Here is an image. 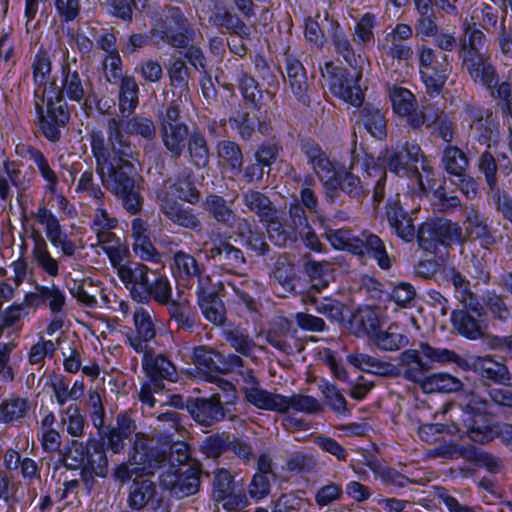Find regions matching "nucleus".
<instances>
[{
    "instance_id": "30",
    "label": "nucleus",
    "mask_w": 512,
    "mask_h": 512,
    "mask_svg": "<svg viewBox=\"0 0 512 512\" xmlns=\"http://www.w3.org/2000/svg\"><path fill=\"white\" fill-rule=\"evenodd\" d=\"M379 316L371 306L359 307L348 321L347 328L357 337L369 336L370 338L379 329Z\"/></svg>"
},
{
    "instance_id": "16",
    "label": "nucleus",
    "mask_w": 512,
    "mask_h": 512,
    "mask_svg": "<svg viewBox=\"0 0 512 512\" xmlns=\"http://www.w3.org/2000/svg\"><path fill=\"white\" fill-rule=\"evenodd\" d=\"M458 57L462 61V68L467 71L474 82L481 83L490 91V93L498 87L499 76L496 68L491 63L489 56L486 54H468Z\"/></svg>"
},
{
    "instance_id": "23",
    "label": "nucleus",
    "mask_w": 512,
    "mask_h": 512,
    "mask_svg": "<svg viewBox=\"0 0 512 512\" xmlns=\"http://www.w3.org/2000/svg\"><path fill=\"white\" fill-rule=\"evenodd\" d=\"M269 278L274 285H278L285 293H293L296 288L298 274L295 263L288 253H281L276 258L269 272Z\"/></svg>"
},
{
    "instance_id": "44",
    "label": "nucleus",
    "mask_w": 512,
    "mask_h": 512,
    "mask_svg": "<svg viewBox=\"0 0 512 512\" xmlns=\"http://www.w3.org/2000/svg\"><path fill=\"white\" fill-rule=\"evenodd\" d=\"M155 494L156 486L152 481L137 477L130 486L128 504L133 509H142L153 500Z\"/></svg>"
},
{
    "instance_id": "12",
    "label": "nucleus",
    "mask_w": 512,
    "mask_h": 512,
    "mask_svg": "<svg viewBox=\"0 0 512 512\" xmlns=\"http://www.w3.org/2000/svg\"><path fill=\"white\" fill-rule=\"evenodd\" d=\"M158 200L161 212L173 224L196 234L203 232V222L194 209L171 198L167 193L159 194Z\"/></svg>"
},
{
    "instance_id": "42",
    "label": "nucleus",
    "mask_w": 512,
    "mask_h": 512,
    "mask_svg": "<svg viewBox=\"0 0 512 512\" xmlns=\"http://www.w3.org/2000/svg\"><path fill=\"white\" fill-rule=\"evenodd\" d=\"M151 285L148 289L137 292L139 296V303H148L150 300L161 305H167L172 299V289L168 278L165 275L158 273L154 278H151Z\"/></svg>"
},
{
    "instance_id": "35",
    "label": "nucleus",
    "mask_w": 512,
    "mask_h": 512,
    "mask_svg": "<svg viewBox=\"0 0 512 512\" xmlns=\"http://www.w3.org/2000/svg\"><path fill=\"white\" fill-rule=\"evenodd\" d=\"M198 304L202 314L209 322L221 326L226 321V309L223 301L215 292H207L200 287L198 292Z\"/></svg>"
},
{
    "instance_id": "58",
    "label": "nucleus",
    "mask_w": 512,
    "mask_h": 512,
    "mask_svg": "<svg viewBox=\"0 0 512 512\" xmlns=\"http://www.w3.org/2000/svg\"><path fill=\"white\" fill-rule=\"evenodd\" d=\"M248 226V233L245 234L241 227L238 228V236L244 239V246L256 256H266L271 248L265 240V234L262 231L252 230L251 225L246 219H243Z\"/></svg>"
},
{
    "instance_id": "22",
    "label": "nucleus",
    "mask_w": 512,
    "mask_h": 512,
    "mask_svg": "<svg viewBox=\"0 0 512 512\" xmlns=\"http://www.w3.org/2000/svg\"><path fill=\"white\" fill-rule=\"evenodd\" d=\"M136 430V424L126 413L119 414L116 418V426H108L105 431L100 432V439L107 440V447L113 453L119 454L125 448V440L128 439Z\"/></svg>"
},
{
    "instance_id": "40",
    "label": "nucleus",
    "mask_w": 512,
    "mask_h": 512,
    "mask_svg": "<svg viewBox=\"0 0 512 512\" xmlns=\"http://www.w3.org/2000/svg\"><path fill=\"white\" fill-rule=\"evenodd\" d=\"M420 157V147L408 144L402 147L400 151H386L385 161L390 171L397 175H404L408 172V165L411 162H417Z\"/></svg>"
},
{
    "instance_id": "57",
    "label": "nucleus",
    "mask_w": 512,
    "mask_h": 512,
    "mask_svg": "<svg viewBox=\"0 0 512 512\" xmlns=\"http://www.w3.org/2000/svg\"><path fill=\"white\" fill-rule=\"evenodd\" d=\"M231 435L222 431L207 436L200 445V450L208 457L217 459L229 450Z\"/></svg>"
},
{
    "instance_id": "2",
    "label": "nucleus",
    "mask_w": 512,
    "mask_h": 512,
    "mask_svg": "<svg viewBox=\"0 0 512 512\" xmlns=\"http://www.w3.org/2000/svg\"><path fill=\"white\" fill-rule=\"evenodd\" d=\"M169 16L159 29H152L151 34L156 40H161L174 48H185V58L198 71L208 74L207 58L201 48L189 45L192 31L187 19L179 8L168 9Z\"/></svg>"
},
{
    "instance_id": "3",
    "label": "nucleus",
    "mask_w": 512,
    "mask_h": 512,
    "mask_svg": "<svg viewBox=\"0 0 512 512\" xmlns=\"http://www.w3.org/2000/svg\"><path fill=\"white\" fill-rule=\"evenodd\" d=\"M429 352L431 353L430 356H433L436 360L453 361L454 364L464 371H474L485 386L489 385L488 382L505 385L511 379L507 366L493 360L489 356L464 358L453 350H430Z\"/></svg>"
},
{
    "instance_id": "34",
    "label": "nucleus",
    "mask_w": 512,
    "mask_h": 512,
    "mask_svg": "<svg viewBox=\"0 0 512 512\" xmlns=\"http://www.w3.org/2000/svg\"><path fill=\"white\" fill-rule=\"evenodd\" d=\"M218 163L232 174H239L244 164L242 148L231 140H221L216 145Z\"/></svg>"
},
{
    "instance_id": "8",
    "label": "nucleus",
    "mask_w": 512,
    "mask_h": 512,
    "mask_svg": "<svg viewBox=\"0 0 512 512\" xmlns=\"http://www.w3.org/2000/svg\"><path fill=\"white\" fill-rule=\"evenodd\" d=\"M430 350L444 351L447 348L433 347L427 342H420L419 349H407L400 353L399 365L403 368V376L407 380L415 383H421L428 376L426 373L433 369L432 363L447 364L453 361H440L430 356Z\"/></svg>"
},
{
    "instance_id": "55",
    "label": "nucleus",
    "mask_w": 512,
    "mask_h": 512,
    "mask_svg": "<svg viewBox=\"0 0 512 512\" xmlns=\"http://www.w3.org/2000/svg\"><path fill=\"white\" fill-rule=\"evenodd\" d=\"M509 298L494 291H488L483 297V305L494 320L506 322L512 316V310L508 304Z\"/></svg>"
},
{
    "instance_id": "27",
    "label": "nucleus",
    "mask_w": 512,
    "mask_h": 512,
    "mask_svg": "<svg viewBox=\"0 0 512 512\" xmlns=\"http://www.w3.org/2000/svg\"><path fill=\"white\" fill-rule=\"evenodd\" d=\"M386 217L390 226L404 241L410 242L417 236L413 220L409 214L402 209L399 200L395 199L387 202Z\"/></svg>"
},
{
    "instance_id": "28",
    "label": "nucleus",
    "mask_w": 512,
    "mask_h": 512,
    "mask_svg": "<svg viewBox=\"0 0 512 512\" xmlns=\"http://www.w3.org/2000/svg\"><path fill=\"white\" fill-rule=\"evenodd\" d=\"M250 388H245L247 401L259 409L286 412V397L280 394H273L258 387L257 379L249 375Z\"/></svg>"
},
{
    "instance_id": "38",
    "label": "nucleus",
    "mask_w": 512,
    "mask_h": 512,
    "mask_svg": "<svg viewBox=\"0 0 512 512\" xmlns=\"http://www.w3.org/2000/svg\"><path fill=\"white\" fill-rule=\"evenodd\" d=\"M190 163L197 169L206 168L211 158V150L205 135L200 131H193L186 144Z\"/></svg>"
},
{
    "instance_id": "47",
    "label": "nucleus",
    "mask_w": 512,
    "mask_h": 512,
    "mask_svg": "<svg viewBox=\"0 0 512 512\" xmlns=\"http://www.w3.org/2000/svg\"><path fill=\"white\" fill-rule=\"evenodd\" d=\"M139 87L131 76H125L121 80L119 92V110L122 117H129L138 105Z\"/></svg>"
},
{
    "instance_id": "26",
    "label": "nucleus",
    "mask_w": 512,
    "mask_h": 512,
    "mask_svg": "<svg viewBox=\"0 0 512 512\" xmlns=\"http://www.w3.org/2000/svg\"><path fill=\"white\" fill-rule=\"evenodd\" d=\"M285 81L288 83L289 88L293 95L299 102L304 105H309L310 98L308 96L309 81L302 63L293 58L286 60V76Z\"/></svg>"
},
{
    "instance_id": "46",
    "label": "nucleus",
    "mask_w": 512,
    "mask_h": 512,
    "mask_svg": "<svg viewBox=\"0 0 512 512\" xmlns=\"http://www.w3.org/2000/svg\"><path fill=\"white\" fill-rule=\"evenodd\" d=\"M269 240L278 247H286L297 241V233L275 214L272 220L264 222Z\"/></svg>"
},
{
    "instance_id": "60",
    "label": "nucleus",
    "mask_w": 512,
    "mask_h": 512,
    "mask_svg": "<svg viewBox=\"0 0 512 512\" xmlns=\"http://www.w3.org/2000/svg\"><path fill=\"white\" fill-rule=\"evenodd\" d=\"M175 195L183 202L196 205L200 201L201 193L196 187L192 173L187 176L178 178L174 184L171 185Z\"/></svg>"
},
{
    "instance_id": "7",
    "label": "nucleus",
    "mask_w": 512,
    "mask_h": 512,
    "mask_svg": "<svg viewBox=\"0 0 512 512\" xmlns=\"http://www.w3.org/2000/svg\"><path fill=\"white\" fill-rule=\"evenodd\" d=\"M153 437L143 433H135L132 448L129 451V463L143 475L152 476L167 463L166 451L156 448Z\"/></svg>"
},
{
    "instance_id": "9",
    "label": "nucleus",
    "mask_w": 512,
    "mask_h": 512,
    "mask_svg": "<svg viewBox=\"0 0 512 512\" xmlns=\"http://www.w3.org/2000/svg\"><path fill=\"white\" fill-rule=\"evenodd\" d=\"M421 78L427 92L439 95L447 82L451 67L448 55L436 52L432 48L423 47L420 52Z\"/></svg>"
},
{
    "instance_id": "6",
    "label": "nucleus",
    "mask_w": 512,
    "mask_h": 512,
    "mask_svg": "<svg viewBox=\"0 0 512 512\" xmlns=\"http://www.w3.org/2000/svg\"><path fill=\"white\" fill-rule=\"evenodd\" d=\"M351 69L334 66L326 63V71L329 78L331 91L340 98L354 106H360L363 102V92L359 86L362 78V69L358 63L350 66Z\"/></svg>"
},
{
    "instance_id": "29",
    "label": "nucleus",
    "mask_w": 512,
    "mask_h": 512,
    "mask_svg": "<svg viewBox=\"0 0 512 512\" xmlns=\"http://www.w3.org/2000/svg\"><path fill=\"white\" fill-rule=\"evenodd\" d=\"M296 332V329L292 328L291 321L280 318L264 335L266 341L275 349L286 355H291L294 353V346L290 343V339L296 338Z\"/></svg>"
},
{
    "instance_id": "52",
    "label": "nucleus",
    "mask_w": 512,
    "mask_h": 512,
    "mask_svg": "<svg viewBox=\"0 0 512 512\" xmlns=\"http://www.w3.org/2000/svg\"><path fill=\"white\" fill-rule=\"evenodd\" d=\"M485 38V34L480 29L472 28L469 23L465 24L464 34L459 41L458 56L484 55L480 49L484 45Z\"/></svg>"
},
{
    "instance_id": "11",
    "label": "nucleus",
    "mask_w": 512,
    "mask_h": 512,
    "mask_svg": "<svg viewBox=\"0 0 512 512\" xmlns=\"http://www.w3.org/2000/svg\"><path fill=\"white\" fill-rule=\"evenodd\" d=\"M201 469L198 464L168 469L160 475V484L178 499L196 494L200 489Z\"/></svg>"
},
{
    "instance_id": "15",
    "label": "nucleus",
    "mask_w": 512,
    "mask_h": 512,
    "mask_svg": "<svg viewBox=\"0 0 512 512\" xmlns=\"http://www.w3.org/2000/svg\"><path fill=\"white\" fill-rule=\"evenodd\" d=\"M320 179L327 190V197L332 200L337 195L338 189L357 201H360L366 195L359 177L349 171L336 170L332 166L329 172L320 175Z\"/></svg>"
},
{
    "instance_id": "33",
    "label": "nucleus",
    "mask_w": 512,
    "mask_h": 512,
    "mask_svg": "<svg viewBox=\"0 0 512 512\" xmlns=\"http://www.w3.org/2000/svg\"><path fill=\"white\" fill-rule=\"evenodd\" d=\"M464 224L465 241L479 240L484 246L493 245L496 242L489 226L477 210L471 208L466 212Z\"/></svg>"
},
{
    "instance_id": "48",
    "label": "nucleus",
    "mask_w": 512,
    "mask_h": 512,
    "mask_svg": "<svg viewBox=\"0 0 512 512\" xmlns=\"http://www.w3.org/2000/svg\"><path fill=\"white\" fill-rule=\"evenodd\" d=\"M329 22V32L331 33V38L333 45L335 47L336 53L341 55L345 61L349 64V66L355 65V63L362 62L363 60L359 56L358 59L355 56L354 49L344 32L340 29V25L336 20H328Z\"/></svg>"
},
{
    "instance_id": "51",
    "label": "nucleus",
    "mask_w": 512,
    "mask_h": 512,
    "mask_svg": "<svg viewBox=\"0 0 512 512\" xmlns=\"http://www.w3.org/2000/svg\"><path fill=\"white\" fill-rule=\"evenodd\" d=\"M463 383L460 379L447 374V373H435L428 376L423 380L422 388L426 392H443L452 393L459 391L462 388Z\"/></svg>"
},
{
    "instance_id": "61",
    "label": "nucleus",
    "mask_w": 512,
    "mask_h": 512,
    "mask_svg": "<svg viewBox=\"0 0 512 512\" xmlns=\"http://www.w3.org/2000/svg\"><path fill=\"white\" fill-rule=\"evenodd\" d=\"M477 166L479 172L484 175L489 191L492 193L500 189L497 178V159L488 150L479 156Z\"/></svg>"
},
{
    "instance_id": "49",
    "label": "nucleus",
    "mask_w": 512,
    "mask_h": 512,
    "mask_svg": "<svg viewBox=\"0 0 512 512\" xmlns=\"http://www.w3.org/2000/svg\"><path fill=\"white\" fill-rule=\"evenodd\" d=\"M442 163L449 175L456 177L465 176L469 166V159L460 148L448 145L443 151Z\"/></svg>"
},
{
    "instance_id": "14",
    "label": "nucleus",
    "mask_w": 512,
    "mask_h": 512,
    "mask_svg": "<svg viewBox=\"0 0 512 512\" xmlns=\"http://www.w3.org/2000/svg\"><path fill=\"white\" fill-rule=\"evenodd\" d=\"M462 422L468 437L476 443L485 444L493 439L488 407H471L461 404Z\"/></svg>"
},
{
    "instance_id": "64",
    "label": "nucleus",
    "mask_w": 512,
    "mask_h": 512,
    "mask_svg": "<svg viewBox=\"0 0 512 512\" xmlns=\"http://www.w3.org/2000/svg\"><path fill=\"white\" fill-rule=\"evenodd\" d=\"M36 218L40 224L46 227V236L52 245H56L60 242V239L65 235L57 217L46 208V206H40Z\"/></svg>"
},
{
    "instance_id": "63",
    "label": "nucleus",
    "mask_w": 512,
    "mask_h": 512,
    "mask_svg": "<svg viewBox=\"0 0 512 512\" xmlns=\"http://www.w3.org/2000/svg\"><path fill=\"white\" fill-rule=\"evenodd\" d=\"M441 113L432 104H422L421 108H417L414 115L408 118V127L412 130H420L424 125L430 127L437 123Z\"/></svg>"
},
{
    "instance_id": "5",
    "label": "nucleus",
    "mask_w": 512,
    "mask_h": 512,
    "mask_svg": "<svg viewBox=\"0 0 512 512\" xmlns=\"http://www.w3.org/2000/svg\"><path fill=\"white\" fill-rule=\"evenodd\" d=\"M419 247L429 253H435L439 246L450 247L453 243H464L462 227L445 218L429 219L417 230Z\"/></svg>"
},
{
    "instance_id": "56",
    "label": "nucleus",
    "mask_w": 512,
    "mask_h": 512,
    "mask_svg": "<svg viewBox=\"0 0 512 512\" xmlns=\"http://www.w3.org/2000/svg\"><path fill=\"white\" fill-rule=\"evenodd\" d=\"M32 238L34 240V248H33V255L38 262V264L50 275V276H56L58 275V262L54 258L51 257L48 249L47 244L42 235L36 231L33 230L32 232Z\"/></svg>"
},
{
    "instance_id": "21",
    "label": "nucleus",
    "mask_w": 512,
    "mask_h": 512,
    "mask_svg": "<svg viewBox=\"0 0 512 512\" xmlns=\"http://www.w3.org/2000/svg\"><path fill=\"white\" fill-rule=\"evenodd\" d=\"M157 274L156 270H151L142 263H132L131 266H120L118 269L119 278L137 302L140 296L137 292L148 289L151 285V278H154Z\"/></svg>"
},
{
    "instance_id": "17",
    "label": "nucleus",
    "mask_w": 512,
    "mask_h": 512,
    "mask_svg": "<svg viewBox=\"0 0 512 512\" xmlns=\"http://www.w3.org/2000/svg\"><path fill=\"white\" fill-rule=\"evenodd\" d=\"M353 250L354 255L374 259L383 270H389L395 262V257L388 253L385 242L378 235L369 231L361 233Z\"/></svg>"
},
{
    "instance_id": "19",
    "label": "nucleus",
    "mask_w": 512,
    "mask_h": 512,
    "mask_svg": "<svg viewBox=\"0 0 512 512\" xmlns=\"http://www.w3.org/2000/svg\"><path fill=\"white\" fill-rule=\"evenodd\" d=\"M207 257L227 273L238 274L246 264L243 251L232 245L228 239L215 243L207 251Z\"/></svg>"
},
{
    "instance_id": "37",
    "label": "nucleus",
    "mask_w": 512,
    "mask_h": 512,
    "mask_svg": "<svg viewBox=\"0 0 512 512\" xmlns=\"http://www.w3.org/2000/svg\"><path fill=\"white\" fill-rule=\"evenodd\" d=\"M303 300L306 304L314 306L315 311L324 315L328 320L338 323L344 321L345 305L341 301L314 293L306 295Z\"/></svg>"
},
{
    "instance_id": "59",
    "label": "nucleus",
    "mask_w": 512,
    "mask_h": 512,
    "mask_svg": "<svg viewBox=\"0 0 512 512\" xmlns=\"http://www.w3.org/2000/svg\"><path fill=\"white\" fill-rule=\"evenodd\" d=\"M170 318L175 321L178 328L191 330L194 326V315L187 300H171L167 305Z\"/></svg>"
},
{
    "instance_id": "31",
    "label": "nucleus",
    "mask_w": 512,
    "mask_h": 512,
    "mask_svg": "<svg viewBox=\"0 0 512 512\" xmlns=\"http://www.w3.org/2000/svg\"><path fill=\"white\" fill-rule=\"evenodd\" d=\"M202 207L218 224L226 228L234 227L237 215L224 197L209 193L205 197Z\"/></svg>"
},
{
    "instance_id": "39",
    "label": "nucleus",
    "mask_w": 512,
    "mask_h": 512,
    "mask_svg": "<svg viewBox=\"0 0 512 512\" xmlns=\"http://www.w3.org/2000/svg\"><path fill=\"white\" fill-rule=\"evenodd\" d=\"M86 471L99 477H106L108 474V458L103 441L92 438L89 439V452L82 474Z\"/></svg>"
},
{
    "instance_id": "13",
    "label": "nucleus",
    "mask_w": 512,
    "mask_h": 512,
    "mask_svg": "<svg viewBox=\"0 0 512 512\" xmlns=\"http://www.w3.org/2000/svg\"><path fill=\"white\" fill-rule=\"evenodd\" d=\"M142 367L155 391L164 390L165 381L174 383L178 380L176 366L165 354L155 355L153 349L143 353Z\"/></svg>"
},
{
    "instance_id": "62",
    "label": "nucleus",
    "mask_w": 512,
    "mask_h": 512,
    "mask_svg": "<svg viewBox=\"0 0 512 512\" xmlns=\"http://www.w3.org/2000/svg\"><path fill=\"white\" fill-rule=\"evenodd\" d=\"M62 92L70 100L80 102L84 97L82 80L77 71H70L69 64L62 66Z\"/></svg>"
},
{
    "instance_id": "18",
    "label": "nucleus",
    "mask_w": 512,
    "mask_h": 512,
    "mask_svg": "<svg viewBox=\"0 0 512 512\" xmlns=\"http://www.w3.org/2000/svg\"><path fill=\"white\" fill-rule=\"evenodd\" d=\"M39 128L43 135L51 142H57L61 137L60 128L66 126L70 119L67 104L56 108L50 107L44 111L43 105L38 101L35 104Z\"/></svg>"
},
{
    "instance_id": "41",
    "label": "nucleus",
    "mask_w": 512,
    "mask_h": 512,
    "mask_svg": "<svg viewBox=\"0 0 512 512\" xmlns=\"http://www.w3.org/2000/svg\"><path fill=\"white\" fill-rule=\"evenodd\" d=\"M299 146L300 150L308 158V163L312 165L314 171L319 177L321 174L329 172L333 163L328 159L325 152L315 140L309 137L301 138Z\"/></svg>"
},
{
    "instance_id": "10",
    "label": "nucleus",
    "mask_w": 512,
    "mask_h": 512,
    "mask_svg": "<svg viewBox=\"0 0 512 512\" xmlns=\"http://www.w3.org/2000/svg\"><path fill=\"white\" fill-rule=\"evenodd\" d=\"M186 408L193 420L203 427H212L225 419L233 421L236 418L228 407V403L223 404L218 393H214L209 398H189Z\"/></svg>"
},
{
    "instance_id": "45",
    "label": "nucleus",
    "mask_w": 512,
    "mask_h": 512,
    "mask_svg": "<svg viewBox=\"0 0 512 512\" xmlns=\"http://www.w3.org/2000/svg\"><path fill=\"white\" fill-rule=\"evenodd\" d=\"M348 361L356 368L376 375L392 376L396 374V367L394 365L380 361L364 353L350 354L348 356Z\"/></svg>"
},
{
    "instance_id": "32",
    "label": "nucleus",
    "mask_w": 512,
    "mask_h": 512,
    "mask_svg": "<svg viewBox=\"0 0 512 512\" xmlns=\"http://www.w3.org/2000/svg\"><path fill=\"white\" fill-rule=\"evenodd\" d=\"M357 123L377 139L381 140L387 135V120L384 112L370 103L360 108Z\"/></svg>"
},
{
    "instance_id": "1",
    "label": "nucleus",
    "mask_w": 512,
    "mask_h": 512,
    "mask_svg": "<svg viewBox=\"0 0 512 512\" xmlns=\"http://www.w3.org/2000/svg\"><path fill=\"white\" fill-rule=\"evenodd\" d=\"M122 127L121 120L109 119L107 145L102 137L93 136L91 151L96 162V173L104 188L121 201L127 212L135 215L141 211L143 204L140 193L142 177L133 163L139 152Z\"/></svg>"
},
{
    "instance_id": "24",
    "label": "nucleus",
    "mask_w": 512,
    "mask_h": 512,
    "mask_svg": "<svg viewBox=\"0 0 512 512\" xmlns=\"http://www.w3.org/2000/svg\"><path fill=\"white\" fill-rule=\"evenodd\" d=\"M241 198L245 208L243 212L256 215L261 223L272 220V217L278 214V210L270 197L259 190L247 189L241 193Z\"/></svg>"
},
{
    "instance_id": "50",
    "label": "nucleus",
    "mask_w": 512,
    "mask_h": 512,
    "mask_svg": "<svg viewBox=\"0 0 512 512\" xmlns=\"http://www.w3.org/2000/svg\"><path fill=\"white\" fill-rule=\"evenodd\" d=\"M223 355L207 346L194 348L193 362L205 374L220 373Z\"/></svg>"
},
{
    "instance_id": "54",
    "label": "nucleus",
    "mask_w": 512,
    "mask_h": 512,
    "mask_svg": "<svg viewBox=\"0 0 512 512\" xmlns=\"http://www.w3.org/2000/svg\"><path fill=\"white\" fill-rule=\"evenodd\" d=\"M175 274L182 280L200 277L203 267L194 256L184 251H177L173 256Z\"/></svg>"
},
{
    "instance_id": "36",
    "label": "nucleus",
    "mask_w": 512,
    "mask_h": 512,
    "mask_svg": "<svg viewBox=\"0 0 512 512\" xmlns=\"http://www.w3.org/2000/svg\"><path fill=\"white\" fill-rule=\"evenodd\" d=\"M388 91L393 112L404 118L408 125V118L414 115L418 108L416 97L410 90L397 85L389 87Z\"/></svg>"
},
{
    "instance_id": "43",
    "label": "nucleus",
    "mask_w": 512,
    "mask_h": 512,
    "mask_svg": "<svg viewBox=\"0 0 512 512\" xmlns=\"http://www.w3.org/2000/svg\"><path fill=\"white\" fill-rule=\"evenodd\" d=\"M451 322L457 333L470 340L483 336L484 332L479 321L467 310L455 309L451 313Z\"/></svg>"
},
{
    "instance_id": "53",
    "label": "nucleus",
    "mask_w": 512,
    "mask_h": 512,
    "mask_svg": "<svg viewBox=\"0 0 512 512\" xmlns=\"http://www.w3.org/2000/svg\"><path fill=\"white\" fill-rule=\"evenodd\" d=\"M212 480V497L221 502L236 492V483L231 472L224 468H218L214 472Z\"/></svg>"
},
{
    "instance_id": "20",
    "label": "nucleus",
    "mask_w": 512,
    "mask_h": 512,
    "mask_svg": "<svg viewBox=\"0 0 512 512\" xmlns=\"http://www.w3.org/2000/svg\"><path fill=\"white\" fill-rule=\"evenodd\" d=\"M227 69L231 74L232 80L236 81L239 85L246 109L260 110L262 94L258 89L257 81L244 71L243 65L236 58L228 61Z\"/></svg>"
},
{
    "instance_id": "25",
    "label": "nucleus",
    "mask_w": 512,
    "mask_h": 512,
    "mask_svg": "<svg viewBox=\"0 0 512 512\" xmlns=\"http://www.w3.org/2000/svg\"><path fill=\"white\" fill-rule=\"evenodd\" d=\"M133 318L137 334L128 337L131 347L137 353H144L151 350L152 348L149 347L148 342L156 335L151 314L144 308H139L135 311Z\"/></svg>"
},
{
    "instance_id": "4",
    "label": "nucleus",
    "mask_w": 512,
    "mask_h": 512,
    "mask_svg": "<svg viewBox=\"0 0 512 512\" xmlns=\"http://www.w3.org/2000/svg\"><path fill=\"white\" fill-rule=\"evenodd\" d=\"M160 137L171 158L179 159L191 136L188 125L183 121L179 105L172 101L158 115Z\"/></svg>"
}]
</instances>
